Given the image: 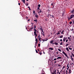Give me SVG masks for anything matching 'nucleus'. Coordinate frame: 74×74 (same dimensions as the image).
I'll use <instances>...</instances> for the list:
<instances>
[{"label":"nucleus","mask_w":74,"mask_h":74,"mask_svg":"<svg viewBox=\"0 0 74 74\" xmlns=\"http://www.w3.org/2000/svg\"><path fill=\"white\" fill-rule=\"evenodd\" d=\"M54 41V40H51L49 42L50 43L52 44V45H53L54 44V43L53 42Z\"/></svg>","instance_id":"2"},{"label":"nucleus","mask_w":74,"mask_h":74,"mask_svg":"<svg viewBox=\"0 0 74 74\" xmlns=\"http://www.w3.org/2000/svg\"><path fill=\"white\" fill-rule=\"evenodd\" d=\"M69 67V63H68V64L67 65V67Z\"/></svg>","instance_id":"53"},{"label":"nucleus","mask_w":74,"mask_h":74,"mask_svg":"<svg viewBox=\"0 0 74 74\" xmlns=\"http://www.w3.org/2000/svg\"><path fill=\"white\" fill-rule=\"evenodd\" d=\"M35 16L36 18H38V15H37L36 13V15H35Z\"/></svg>","instance_id":"10"},{"label":"nucleus","mask_w":74,"mask_h":74,"mask_svg":"<svg viewBox=\"0 0 74 74\" xmlns=\"http://www.w3.org/2000/svg\"><path fill=\"white\" fill-rule=\"evenodd\" d=\"M71 31H73V28H72V29H71Z\"/></svg>","instance_id":"57"},{"label":"nucleus","mask_w":74,"mask_h":74,"mask_svg":"<svg viewBox=\"0 0 74 74\" xmlns=\"http://www.w3.org/2000/svg\"><path fill=\"white\" fill-rule=\"evenodd\" d=\"M60 40V41H62V39Z\"/></svg>","instance_id":"59"},{"label":"nucleus","mask_w":74,"mask_h":74,"mask_svg":"<svg viewBox=\"0 0 74 74\" xmlns=\"http://www.w3.org/2000/svg\"><path fill=\"white\" fill-rule=\"evenodd\" d=\"M64 55H65V56H66V57H67V54H64Z\"/></svg>","instance_id":"38"},{"label":"nucleus","mask_w":74,"mask_h":74,"mask_svg":"<svg viewBox=\"0 0 74 74\" xmlns=\"http://www.w3.org/2000/svg\"><path fill=\"white\" fill-rule=\"evenodd\" d=\"M71 21L72 22H73V24H74V19H71Z\"/></svg>","instance_id":"9"},{"label":"nucleus","mask_w":74,"mask_h":74,"mask_svg":"<svg viewBox=\"0 0 74 74\" xmlns=\"http://www.w3.org/2000/svg\"><path fill=\"white\" fill-rule=\"evenodd\" d=\"M69 74H70V73H71V70L70 69H69Z\"/></svg>","instance_id":"13"},{"label":"nucleus","mask_w":74,"mask_h":74,"mask_svg":"<svg viewBox=\"0 0 74 74\" xmlns=\"http://www.w3.org/2000/svg\"><path fill=\"white\" fill-rule=\"evenodd\" d=\"M42 40H43V41L42 42H44V41H45V40H42Z\"/></svg>","instance_id":"50"},{"label":"nucleus","mask_w":74,"mask_h":74,"mask_svg":"<svg viewBox=\"0 0 74 74\" xmlns=\"http://www.w3.org/2000/svg\"><path fill=\"white\" fill-rule=\"evenodd\" d=\"M38 42H35V46H37V44Z\"/></svg>","instance_id":"17"},{"label":"nucleus","mask_w":74,"mask_h":74,"mask_svg":"<svg viewBox=\"0 0 74 74\" xmlns=\"http://www.w3.org/2000/svg\"><path fill=\"white\" fill-rule=\"evenodd\" d=\"M58 51H60V52H62V51H61V49H58Z\"/></svg>","instance_id":"24"},{"label":"nucleus","mask_w":74,"mask_h":74,"mask_svg":"<svg viewBox=\"0 0 74 74\" xmlns=\"http://www.w3.org/2000/svg\"><path fill=\"white\" fill-rule=\"evenodd\" d=\"M71 13L72 14H74V9H73L71 11Z\"/></svg>","instance_id":"3"},{"label":"nucleus","mask_w":74,"mask_h":74,"mask_svg":"<svg viewBox=\"0 0 74 74\" xmlns=\"http://www.w3.org/2000/svg\"><path fill=\"white\" fill-rule=\"evenodd\" d=\"M60 38H63V35H62L61 36H60Z\"/></svg>","instance_id":"25"},{"label":"nucleus","mask_w":74,"mask_h":74,"mask_svg":"<svg viewBox=\"0 0 74 74\" xmlns=\"http://www.w3.org/2000/svg\"><path fill=\"white\" fill-rule=\"evenodd\" d=\"M41 39V38H40L39 39V41H41V40H40Z\"/></svg>","instance_id":"61"},{"label":"nucleus","mask_w":74,"mask_h":74,"mask_svg":"<svg viewBox=\"0 0 74 74\" xmlns=\"http://www.w3.org/2000/svg\"><path fill=\"white\" fill-rule=\"evenodd\" d=\"M54 44H55V45H58V43L55 42Z\"/></svg>","instance_id":"8"},{"label":"nucleus","mask_w":74,"mask_h":74,"mask_svg":"<svg viewBox=\"0 0 74 74\" xmlns=\"http://www.w3.org/2000/svg\"><path fill=\"white\" fill-rule=\"evenodd\" d=\"M69 41H71V38L69 39Z\"/></svg>","instance_id":"56"},{"label":"nucleus","mask_w":74,"mask_h":74,"mask_svg":"<svg viewBox=\"0 0 74 74\" xmlns=\"http://www.w3.org/2000/svg\"><path fill=\"white\" fill-rule=\"evenodd\" d=\"M66 74H67V71L66 70Z\"/></svg>","instance_id":"64"},{"label":"nucleus","mask_w":74,"mask_h":74,"mask_svg":"<svg viewBox=\"0 0 74 74\" xmlns=\"http://www.w3.org/2000/svg\"><path fill=\"white\" fill-rule=\"evenodd\" d=\"M37 38L38 39L40 38V39H41V36H40V35L39 34V36H38Z\"/></svg>","instance_id":"5"},{"label":"nucleus","mask_w":74,"mask_h":74,"mask_svg":"<svg viewBox=\"0 0 74 74\" xmlns=\"http://www.w3.org/2000/svg\"><path fill=\"white\" fill-rule=\"evenodd\" d=\"M60 33V32H58L57 34V35H58V34H59Z\"/></svg>","instance_id":"44"},{"label":"nucleus","mask_w":74,"mask_h":74,"mask_svg":"<svg viewBox=\"0 0 74 74\" xmlns=\"http://www.w3.org/2000/svg\"><path fill=\"white\" fill-rule=\"evenodd\" d=\"M72 21H70L69 22V24H70L71 25V24H72Z\"/></svg>","instance_id":"31"},{"label":"nucleus","mask_w":74,"mask_h":74,"mask_svg":"<svg viewBox=\"0 0 74 74\" xmlns=\"http://www.w3.org/2000/svg\"><path fill=\"white\" fill-rule=\"evenodd\" d=\"M49 49H50V50H53V49L52 48H49Z\"/></svg>","instance_id":"14"},{"label":"nucleus","mask_w":74,"mask_h":74,"mask_svg":"<svg viewBox=\"0 0 74 74\" xmlns=\"http://www.w3.org/2000/svg\"><path fill=\"white\" fill-rule=\"evenodd\" d=\"M25 5L26 6H28V5H29V4H28V3H26Z\"/></svg>","instance_id":"23"},{"label":"nucleus","mask_w":74,"mask_h":74,"mask_svg":"<svg viewBox=\"0 0 74 74\" xmlns=\"http://www.w3.org/2000/svg\"><path fill=\"white\" fill-rule=\"evenodd\" d=\"M33 13L34 14H35V11H34L33 12Z\"/></svg>","instance_id":"46"},{"label":"nucleus","mask_w":74,"mask_h":74,"mask_svg":"<svg viewBox=\"0 0 74 74\" xmlns=\"http://www.w3.org/2000/svg\"><path fill=\"white\" fill-rule=\"evenodd\" d=\"M68 48L70 50H72V49H73L71 48L70 47H68Z\"/></svg>","instance_id":"26"},{"label":"nucleus","mask_w":74,"mask_h":74,"mask_svg":"<svg viewBox=\"0 0 74 74\" xmlns=\"http://www.w3.org/2000/svg\"><path fill=\"white\" fill-rule=\"evenodd\" d=\"M36 53H38V51H37V50H36Z\"/></svg>","instance_id":"42"},{"label":"nucleus","mask_w":74,"mask_h":74,"mask_svg":"<svg viewBox=\"0 0 74 74\" xmlns=\"http://www.w3.org/2000/svg\"><path fill=\"white\" fill-rule=\"evenodd\" d=\"M36 25H34V29H36Z\"/></svg>","instance_id":"35"},{"label":"nucleus","mask_w":74,"mask_h":74,"mask_svg":"<svg viewBox=\"0 0 74 74\" xmlns=\"http://www.w3.org/2000/svg\"><path fill=\"white\" fill-rule=\"evenodd\" d=\"M40 30H41V31L43 32V29H42V28H41L40 29Z\"/></svg>","instance_id":"18"},{"label":"nucleus","mask_w":74,"mask_h":74,"mask_svg":"<svg viewBox=\"0 0 74 74\" xmlns=\"http://www.w3.org/2000/svg\"><path fill=\"white\" fill-rule=\"evenodd\" d=\"M52 16L51 17H52V18H54V17H53V15H50V16Z\"/></svg>","instance_id":"34"},{"label":"nucleus","mask_w":74,"mask_h":74,"mask_svg":"<svg viewBox=\"0 0 74 74\" xmlns=\"http://www.w3.org/2000/svg\"><path fill=\"white\" fill-rule=\"evenodd\" d=\"M34 36H35V38H36L37 36L38 35L36 34H34Z\"/></svg>","instance_id":"6"},{"label":"nucleus","mask_w":74,"mask_h":74,"mask_svg":"<svg viewBox=\"0 0 74 74\" xmlns=\"http://www.w3.org/2000/svg\"><path fill=\"white\" fill-rule=\"evenodd\" d=\"M51 5L53 6V5H54V4H53V3H52Z\"/></svg>","instance_id":"51"},{"label":"nucleus","mask_w":74,"mask_h":74,"mask_svg":"<svg viewBox=\"0 0 74 74\" xmlns=\"http://www.w3.org/2000/svg\"><path fill=\"white\" fill-rule=\"evenodd\" d=\"M38 54H40V55H41L42 54V53L41 52L39 51V52L38 53Z\"/></svg>","instance_id":"12"},{"label":"nucleus","mask_w":74,"mask_h":74,"mask_svg":"<svg viewBox=\"0 0 74 74\" xmlns=\"http://www.w3.org/2000/svg\"><path fill=\"white\" fill-rule=\"evenodd\" d=\"M40 10V12H39H39H40V13L42 12V11L41 9Z\"/></svg>","instance_id":"21"},{"label":"nucleus","mask_w":74,"mask_h":74,"mask_svg":"<svg viewBox=\"0 0 74 74\" xmlns=\"http://www.w3.org/2000/svg\"><path fill=\"white\" fill-rule=\"evenodd\" d=\"M66 49L67 51H68V52L69 51V48L68 47H66Z\"/></svg>","instance_id":"11"},{"label":"nucleus","mask_w":74,"mask_h":74,"mask_svg":"<svg viewBox=\"0 0 74 74\" xmlns=\"http://www.w3.org/2000/svg\"><path fill=\"white\" fill-rule=\"evenodd\" d=\"M59 73V70H58L57 71V73Z\"/></svg>","instance_id":"39"},{"label":"nucleus","mask_w":74,"mask_h":74,"mask_svg":"<svg viewBox=\"0 0 74 74\" xmlns=\"http://www.w3.org/2000/svg\"><path fill=\"white\" fill-rule=\"evenodd\" d=\"M61 58H62V57H59L57 58V59H61Z\"/></svg>","instance_id":"15"},{"label":"nucleus","mask_w":74,"mask_h":74,"mask_svg":"<svg viewBox=\"0 0 74 74\" xmlns=\"http://www.w3.org/2000/svg\"><path fill=\"white\" fill-rule=\"evenodd\" d=\"M54 60H56V58H54Z\"/></svg>","instance_id":"47"},{"label":"nucleus","mask_w":74,"mask_h":74,"mask_svg":"<svg viewBox=\"0 0 74 74\" xmlns=\"http://www.w3.org/2000/svg\"><path fill=\"white\" fill-rule=\"evenodd\" d=\"M58 66H61V65H60V64H59Z\"/></svg>","instance_id":"62"},{"label":"nucleus","mask_w":74,"mask_h":74,"mask_svg":"<svg viewBox=\"0 0 74 74\" xmlns=\"http://www.w3.org/2000/svg\"><path fill=\"white\" fill-rule=\"evenodd\" d=\"M52 62H51L50 63V65H52Z\"/></svg>","instance_id":"28"},{"label":"nucleus","mask_w":74,"mask_h":74,"mask_svg":"<svg viewBox=\"0 0 74 74\" xmlns=\"http://www.w3.org/2000/svg\"><path fill=\"white\" fill-rule=\"evenodd\" d=\"M48 40V38H46V39H45V41H47V40Z\"/></svg>","instance_id":"27"},{"label":"nucleus","mask_w":74,"mask_h":74,"mask_svg":"<svg viewBox=\"0 0 74 74\" xmlns=\"http://www.w3.org/2000/svg\"><path fill=\"white\" fill-rule=\"evenodd\" d=\"M33 29V27H31V29L32 30V29Z\"/></svg>","instance_id":"48"},{"label":"nucleus","mask_w":74,"mask_h":74,"mask_svg":"<svg viewBox=\"0 0 74 74\" xmlns=\"http://www.w3.org/2000/svg\"><path fill=\"white\" fill-rule=\"evenodd\" d=\"M40 6H41V5H40V4L38 5V7H40Z\"/></svg>","instance_id":"29"},{"label":"nucleus","mask_w":74,"mask_h":74,"mask_svg":"<svg viewBox=\"0 0 74 74\" xmlns=\"http://www.w3.org/2000/svg\"><path fill=\"white\" fill-rule=\"evenodd\" d=\"M62 53H63V54H64V55H65V54L66 53H65V52H64V51H62Z\"/></svg>","instance_id":"20"},{"label":"nucleus","mask_w":74,"mask_h":74,"mask_svg":"<svg viewBox=\"0 0 74 74\" xmlns=\"http://www.w3.org/2000/svg\"><path fill=\"white\" fill-rule=\"evenodd\" d=\"M68 40H69L68 39H66V42H68Z\"/></svg>","instance_id":"33"},{"label":"nucleus","mask_w":74,"mask_h":74,"mask_svg":"<svg viewBox=\"0 0 74 74\" xmlns=\"http://www.w3.org/2000/svg\"><path fill=\"white\" fill-rule=\"evenodd\" d=\"M23 1L24 4H26L25 3V0H23Z\"/></svg>","instance_id":"19"},{"label":"nucleus","mask_w":74,"mask_h":74,"mask_svg":"<svg viewBox=\"0 0 74 74\" xmlns=\"http://www.w3.org/2000/svg\"><path fill=\"white\" fill-rule=\"evenodd\" d=\"M74 14H72L70 16H68V21H69L71 19H72L73 18H74Z\"/></svg>","instance_id":"1"},{"label":"nucleus","mask_w":74,"mask_h":74,"mask_svg":"<svg viewBox=\"0 0 74 74\" xmlns=\"http://www.w3.org/2000/svg\"><path fill=\"white\" fill-rule=\"evenodd\" d=\"M55 73H56V70L55 71V72H54L53 73V74H55Z\"/></svg>","instance_id":"45"},{"label":"nucleus","mask_w":74,"mask_h":74,"mask_svg":"<svg viewBox=\"0 0 74 74\" xmlns=\"http://www.w3.org/2000/svg\"><path fill=\"white\" fill-rule=\"evenodd\" d=\"M38 47H40V44H38Z\"/></svg>","instance_id":"40"},{"label":"nucleus","mask_w":74,"mask_h":74,"mask_svg":"<svg viewBox=\"0 0 74 74\" xmlns=\"http://www.w3.org/2000/svg\"><path fill=\"white\" fill-rule=\"evenodd\" d=\"M68 45H69V44H66L65 46L66 47H67V46H68Z\"/></svg>","instance_id":"36"},{"label":"nucleus","mask_w":74,"mask_h":74,"mask_svg":"<svg viewBox=\"0 0 74 74\" xmlns=\"http://www.w3.org/2000/svg\"><path fill=\"white\" fill-rule=\"evenodd\" d=\"M38 40H37V38H36V40H35V41H36V42H38Z\"/></svg>","instance_id":"37"},{"label":"nucleus","mask_w":74,"mask_h":74,"mask_svg":"<svg viewBox=\"0 0 74 74\" xmlns=\"http://www.w3.org/2000/svg\"><path fill=\"white\" fill-rule=\"evenodd\" d=\"M27 7L29 8V10H31V9H30V7L29 6H28Z\"/></svg>","instance_id":"30"},{"label":"nucleus","mask_w":74,"mask_h":74,"mask_svg":"<svg viewBox=\"0 0 74 74\" xmlns=\"http://www.w3.org/2000/svg\"><path fill=\"white\" fill-rule=\"evenodd\" d=\"M53 8H54V6H55V5H53Z\"/></svg>","instance_id":"49"},{"label":"nucleus","mask_w":74,"mask_h":74,"mask_svg":"<svg viewBox=\"0 0 74 74\" xmlns=\"http://www.w3.org/2000/svg\"><path fill=\"white\" fill-rule=\"evenodd\" d=\"M18 5H21V3H18Z\"/></svg>","instance_id":"55"},{"label":"nucleus","mask_w":74,"mask_h":74,"mask_svg":"<svg viewBox=\"0 0 74 74\" xmlns=\"http://www.w3.org/2000/svg\"><path fill=\"white\" fill-rule=\"evenodd\" d=\"M61 34H64V32H61Z\"/></svg>","instance_id":"41"},{"label":"nucleus","mask_w":74,"mask_h":74,"mask_svg":"<svg viewBox=\"0 0 74 74\" xmlns=\"http://www.w3.org/2000/svg\"><path fill=\"white\" fill-rule=\"evenodd\" d=\"M34 34H36V32H37V31L36 29H35V28H34Z\"/></svg>","instance_id":"4"},{"label":"nucleus","mask_w":74,"mask_h":74,"mask_svg":"<svg viewBox=\"0 0 74 74\" xmlns=\"http://www.w3.org/2000/svg\"><path fill=\"white\" fill-rule=\"evenodd\" d=\"M71 59L72 60V61H73V58L72 57L71 58Z\"/></svg>","instance_id":"52"},{"label":"nucleus","mask_w":74,"mask_h":74,"mask_svg":"<svg viewBox=\"0 0 74 74\" xmlns=\"http://www.w3.org/2000/svg\"><path fill=\"white\" fill-rule=\"evenodd\" d=\"M63 44V42H61V43L60 44V45H62Z\"/></svg>","instance_id":"22"},{"label":"nucleus","mask_w":74,"mask_h":74,"mask_svg":"<svg viewBox=\"0 0 74 74\" xmlns=\"http://www.w3.org/2000/svg\"><path fill=\"white\" fill-rule=\"evenodd\" d=\"M61 71H60V72L59 73V74H60V73H61Z\"/></svg>","instance_id":"58"},{"label":"nucleus","mask_w":74,"mask_h":74,"mask_svg":"<svg viewBox=\"0 0 74 74\" xmlns=\"http://www.w3.org/2000/svg\"><path fill=\"white\" fill-rule=\"evenodd\" d=\"M72 55L73 57H74V54H73V53H72L71 54Z\"/></svg>","instance_id":"32"},{"label":"nucleus","mask_w":74,"mask_h":74,"mask_svg":"<svg viewBox=\"0 0 74 74\" xmlns=\"http://www.w3.org/2000/svg\"><path fill=\"white\" fill-rule=\"evenodd\" d=\"M68 39H70V38H70L69 37H68Z\"/></svg>","instance_id":"54"},{"label":"nucleus","mask_w":74,"mask_h":74,"mask_svg":"<svg viewBox=\"0 0 74 74\" xmlns=\"http://www.w3.org/2000/svg\"><path fill=\"white\" fill-rule=\"evenodd\" d=\"M29 30H30V32H31V31H32V29H29Z\"/></svg>","instance_id":"63"},{"label":"nucleus","mask_w":74,"mask_h":74,"mask_svg":"<svg viewBox=\"0 0 74 74\" xmlns=\"http://www.w3.org/2000/svg\"><path fill=\"white\" fill-rule=\"evenodd\" d=\"M62 32L64 33V30H63Z\"/></svg>","instance_id":"60"},{"label":"nucleus","mask_w":74,"mask_h":74,"mask_svg":"<svg viewBox=\"0 0 74 74\" xmlns=\"http://www.w3.org/2000/svg\"><path fill=\"white\" fill-rule=\"evenodd\" d=\"M37 9L39 10H40V8H39V7H38Z\"/></svg>","instance_id":"43"},{"label":"nucleus","mask_w":74,"mask_h":74,"mask_svg":"<svg viewBox=\"0 0 74 74\" xmlns=\"http://www.w3.org/2000/svg\"><path fill=\"white\" fill-rule=\"evenodd\" d=\"M66 40V37H64L63 39V41L64 42H65V40Z\"/></svg>","instance_id":"7"},{"label":"nucleus","mask_w":74,"mask_h":74,"mask_svg":"<svg viewBox=\"0 0 74 74\" xmlns=\"http://www.w3.org/2000/svg\"><path fill=\"white\" fill-rule=\"evenodd\" d=\"M34 22H36V23H37V19L34 20Z\"/></svg>","instance_id":"16"}]
</instances>
